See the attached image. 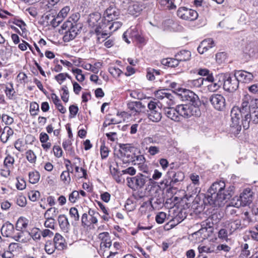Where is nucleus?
I'll list each match as a JSON object with an SVG mask.
<instances>
[{"instance_id": "obj_64", "label": "nucleus", "mask_w": 258, "mask_h": 258, "mask_svg": "<svg viewBox=\"0 0 258 258\" xmlns=\"http://www.w3.org/2000/svg\"><path fill=\"white\" fill-rule=\"evenodd\" d=\"M167 92L165 90H158L156 92L155 96L157 98L165 100Z\"/></svg>"}, {"instance_id": "obj_6", "label": "nucleus", "mask_w": 258, "mask_h": 258, "mask_svg": "<svg viewBox=\"0 0 258 258\" xmlns=\"http://www.w3.org/2000/svg\"><path fill=\"white\" fill-rule=\"evenodd\" d=\"M241 122L244 130L248 129L251 123H258V105L252 107L250 110L244 115Z\"/></svg>"}, {"instance_id": "obj_42", "label": "nucleus", "mask_w": 258, "mask_h": 258, "mask_svg": "<svg viewBox=\"0 0 258 258\" xmlns=\"http://www.w3.org/2000/svg\"><path fill=\"white\" fill-rule=\"evenodd\" d=\"M198 250L200 253H212L215 251L214 245H212L211 246L200 245L198 247Z\"/></svg>"}, {"instance_id": "obj_7", "label": "nucleus", "mask_w": 258, "mask_h": 258, "mask_svg": "<svg viewBox=\"0 0 258 258\" xmlns=\"http://www.w3.org/2000/svg\"><path fill=\"white\" fill-rule=\"evenodd\" d=\"M149 108L148 118L153 122H158L162 118L161 108L158 103L151 101L148 104Z\"/></svg>"}, {"instance_id": "obj_5", "label": "nucleus", "mask_w": 258, "mask_h": 258, "mask_svg": "<svg viewBox=\"0 0 258 258\" xmlns=\"http://www.w3.org/2000/svg\"><path fill=\"white\" fill-rule=\"evenodd\" d=\"M148 179L150 181L152 180L149 175H146L139 173L134 177H127L126 181L129 187L133 189H138L144 187Z\"/></svg>"}, {"instance_id": "obj_58", "label": "nucleus", "mask_w": 258, "mask_h": 258, "mask_svg": "<svg viewBox=\"0 0 258 258\" xmlns=\"http://www.w3.org/2000/svg\"><path fill=\"white\" fill-rule=\"evenodd\" d=\"M79 198V192L77 190H74L70 195L69 200L72 203H75Z\"/></svg>"}, {"instance_id": "obj_63", "label": "nucleus", "mask_w": 258, "mask_h": 258, "mask_svg": "<svg viewBox=\"0 0 258 258\" xmlns=\"http://www.w3.org/2000/svg\"><path fill=\"white\" fill-rule=\"evenodd\" d=\"M41 234L43 238L51 237L53 235V232L49 229H45L41 230Z\"/></svg>"}, {"instance_id": "obj_8", "label": "nucleus", "mask_w": 258, "mask_h": 258, "mask_svg": "<svg viewBox=\"0 0 258 258\" xmlns=\"http://www.w3.org/2000/svg\"><path fill=\"white\" fill-rule=\"evenodd\" d=\"M224 82L223 83L224 89L229 92L236 91L239 87V80L236 75H224Z\"/></svg>"}, {"instance_id": "obj_23", "label": "nucleus", "mask_w": 258, "mask_h": 258, "mask_svg": "<svg viewBox=\"0 0 258 258\" xmlns=\"http://www.w3.org/2000/svg\"><path fill=\"white\" fill-rule=\"evenodd\" d=\"M131 38L136 41L142 43L144 42L145 39L142 35L141 31L136 27H131L130 30H127Z\"/></svg>"}, {"instance_id": "obj_20", "label": "nucleus", "mask_w": 258, "mask_h": 258, "mask_svg": "<svg viewBox=\"0 0 258 258\" xmlns=\"http://www.w3.org/2000/svg\"><path fill=\"white\" fill-rule=\"evenodd\" d=\"M225 226L231 234L236 230L241 228V222L239 219H230L225 222Z\"/></svg>"}, {"instance_id": "obj_57", "label": "nucleus", "mask_w": 258, "mask_h": 258, "mask_svg": "<svg viewBox=\"0 0 258 258\" xmlns=\"http://www.w3.org/2000/svg\"><path fill=\"white\" fill-rule=\"evenodd\" d=\"M138 168L141 171L145 173L146 174L145 175H149L151 176L149 168L145 162L141 163L140 165L138 166Z\"/></svg>"}, {"instance_id": "obj_4", "label": "nucleus", "mask_w": 258, "mask_h": 258, "mask_svg": "<svg viewBox=\"0 0 258 258\" xmlns=\"http://www.w3.org/2000/svg\"><path fill=\"white\" fill-rule=\"evenodd\" d=\"M61 28L66 30L63 40L64 42H69L73 40L78 34L79 30L75 22L73 23L71 21L68 20L64 22Z\"/></svg>"}, {"instance_id": "obj_32", "label": "nucleus", "mask_w": 258, "mask_h": 258, "mask_svg": "<svg viewBox=\"0 0 258 258\" xmlns=\"http://www.w3.org/2000/svg\"><path fill=\"white\" fill-rule=\"evenodd\" d=\"M51 99L53 103L55 104L57 109L61 113H64L66 112V109L62 106L58 96L54 93L51 95Z\"/></svg>"}, {"instance_id": "obj_40", "label": "nucleus", "mask_w": 258, "mask_h": 258, "mask_svg": "<svg viewBox=\"0 0 258 258\" xmlns=\"http://www.w3.org/2000/svg\"><path fill=\"white\" fill-rule=\"evenodd\" d=\"M40 174L37 171H32L29 173V182L32 184L36 183L39 180Z\"/></svg>"}, {"instance_id": "obj_54", "label": "nucleus", "mask_w": 258, "mask_h": 258, "mask_svg": "<svg viewBox=\"0 0 258 258\" xmlns=\"http://www.w3.org/2000/svg\"><path fill=\"white\" fill-rule=\"evenodd\" d=\"M29 199L32 202H35L40 197V192L37 190H32L28 192Z\"/></svg>"}, {"instance_id": "obj_51", "label": "nucleus", "mask_w": 258, "mask_h": 258, "mask_svg": "<svg viewBox=\"0 0 258 258\" xmlns=\"http://www.w3.org/2000/svg\"><path fill=\"white\" fill-rule=\"evenodd\" d=\"M179 61H180L177 57L176 58H170L167 59L166 64L169 67L174 68L178 65Z\"/></svg>"}, {"instance_id": "obj_61", "label": "nucleus", "mask_w": 258, "mask_h": 258, "mask_svg": "<svg viewBox=\"0 0 258 258\" xmlns=\"http://www.w3.org/2000/svg\"><path fill=\"white\" fill-rule=\"evenodd\" d=\"M2 118L3 121L7 125H10L14 122L13 118L7 114H3Z\"/></svg>"}, {"instance_id": "obj_49", "label": "nucleus", "mask_w": 258, "mask_h": 258, "mask_svg": "<svg viewBox=\"0 0 258 258\" xmlns=\"http://www.w3.org/2000/svg\"><path fill=\"white\" fill-rule=\"evenodd\" d=\"M109 152V150L108 149V147L105 146L104 143L102 144L100 147V154L101 158L102 159L106 158L108 156Z\"/></svg>"}, {"instance_id": "obj_48", "label": "nucleus", "mask_w": 258, "mask_h": 258, "mask_svg": "<svg viewBox=\"0 0 258 258\" xmlns=\"http://www.w3.org/2000/svg\"><path fill=\"white\" fill-rule=\"evenodd\" d=\"M15 162V159L13 157L8 154L5 158L4 161V165L5 167H9L11 168L13 167Z\"/></svg>"}, {"instance_id": "obj_33", "label": "nucleus", "mask_w": 258, "mask_h": 258, "mask_svg": "<svg viewBox=\"0 0 258 258\" xmlns=\"http://www.w3.org/2000/svg\"><path fill=\"white\" fill-rule=\"evenodd\" d=\"M204 78L200 77L197 79L189 80L187 82V84L191 88H199L203 85Z\"/></svg>"}, {"instance_id": "obj_35", "label": "nucleus", "mask_w": 258, "mask_h": 258, "mask_svg": "<svg viewBox=\"0 0 258 258\" xmlns=\"http://www.w3.org/2000/svg\"><path fill=\"white\" fill-rule=\"evenodd\" d=\"M175 0H159V4L160 5L168 10L175 9L176 8V5L174 4Z\"/></svg>"}, {"instance_id": "obj_16", "label": "nucleus", "mask_w": 258, "mask_h": 258, "mask_svg": "<svg viewBox=\"0 0 258 258\" xmlns=\"http://www.w3.org/2000/svg\"><path fill=\"white\" fill-rule=\"evenodd\" d=\"M164 114L167 117L175 122L181 120L179 113L177 110V105L175 107L169 106L164 108Z\"/></svg>"}, {"instance_id": "obj_13", "label": "nucleus", "mask_w": 258, "mask_h": 258, "mask_svg": "<svg viewBox=\"0 0 258 258\" xmlns=\"http://www.w3.org/2000/svg\"><path fill=\"white\" fill-rule=\"evenodd\" d=\"M210 101L213 106L218 110L221 111L225 107V99L221 94H213L210 97Z\"/></svg>"}, {"instance_id": "obj_24", "label": "nucleus", "mask_w": 258, "mask_h": 258, "mask_svg": "<svg viewBox=\"0 0 258 258\" xmlns=\"http://www.w3.org/2000/svg\"><path fill=\"white\" fill-rule=\"evenodd\" d=\"M70 8L68 6L63 8L58 14L57 17L52 20V24L53 26H58L62 21V19L67 17Z\"/></svg>"}, {"instance_id": "obj_37", "label": "nucleus", "mask_w": 258, "mask_h": 258, "mask_svg": "<svg viewBox=\"0 0 258 258\" xmlns=\"http://www.w3.org/2000/svg\"><path fill=\"white\" fill-rule=\"evenodd\" d=\"M121 25L122 23L118 21H114L113 22H107V24H106V26H107V31L106 33L108 34V29L113 31H116L119 28Z\"/></svg>"}, {"instance_id": "obj_10", "label": "nucleus", "mask_w": 258, "mask_h": 258, "mask_svg": "<svg viewBox=\"0 0 258 258\" xmlns=\"http://www.w3.org/2000/svg\"><path fill=\"white\" fill-rule=\"evenodd\" d=\"M258 105V99L252 98L250 95L246 94L242 99L241 105L239 109L244 113V115L247 113L254 106Z\"/></svg>"}, {"instance_id": "obj_45", "label": "nucleus", "mask_w": 258, "mask_h": 258, "mask_svg": "<svg viewBox=\"0 0 258 258\" xmlns=\"http://www.w3.org/2000/svg\"><path fill=\"white\" fill-rule=\"evenodd\" d=\"M72 72L76 75V78L79 82H83L85 80V76L82 74V71L79 69H72Z\"/></svg>"}, {"instance_id": "obj_28", "label": "nucleus", "mask_w": 258, "mask_h": 258, "mask_svg": "<svg viewBox=\"0 0 258 258\" xmlns=\"http://www.w3.org/2000/svg\"><path fill=\"white\" fill-rule=\"evenodd\" d=\"M231 123H230V131L231 133L235 135H237L241 130V125L240 124V119L231 118Z\"/></svg>"}, {"instance_id": "obj_38", "label": "nucleus", "mask_w": 258, "mask_h": 258, "mask_svg": "<svg viewBox=\"0 0 258 258\" xmlns=\"http://www.w3.org/2000/svg\"><path fill=\"white\" fill-rule=\"evenodd\" d=\"M26 158L30 163H35L37 157L35 153L32 150H28L25 153Z\"/></svg>"}, {"instance_id": "obj_36", "label": "nucleus", "mask_w": 258, "mask_h": 258, "mask_svg": "<svg viewBox=\"0 0 258 258\" xmlns=\"http://www.w3.org/2000/svg\"><path fill=\"white\" fill-rule=\"evenodd\" d=\"M231 118H235L240 119V117L244 118V113H243L239 108V107L234 106L231 110Z\"/></svg>"}, {"instance_id": "obj_56", "label": "nucleus", "mask_w": 258, "mask_h": 258, "mask_svg": "<svg viewBox=\"0 0 258 258\" xmlns=\"http://www.w3.org/2000/svg\"><path fill=\"white\" fill-rule=\"evenodd\" d=\"M166 218V214L165 213L161 212H159L156 216V221L158 224H162L164 223Z\"/></svg>"}, {"instance_id": "obj_52", "label": "nucleus", "mask_w": 258, "mask_h": 258, "mask_svg": "<svg viewBox=\"0 0 258 258\" xmlns=\"http://www.w3.org/2000/svg\"><path fill=\"white\" fill-rule=\"evenodd\" d=\"M69 214L74 221H78L79 220V215L78 210L75 207L71 208L70 209Z\"/></svg>"}, {"instance_id": "obj_41", "label": "nucleus", "mask_w": 258, "mask_h": 258, "mask_svg": "<svg viewBox=\"0 0 258 258\" xmlns=\"http://www.w3.org/2000/svg\"><path fill=\"white\" fill-rule=\"evenodd\" d=\"M55 247L53 242L49 240L47 241L45 244V250L48 254H52L54 252L55 249H56Z\"/></svg>"}, {"instance_id": "obj_50", "label": "nucleus", "mask_w": 258, "mask_h": 258, "mask_svg": "<svg viewBox=\"0 0 258 258\" xmlns=\"http://www.w3.org/2000/svg\"><path fill=\"white\" fill-rule=\"evenodd\" d=\"M20 245L17 243H11L10 244L8 249L10 251L12 252L13 253H16L19 252L21 249Z\"/></svg>"}, {"instance_id": "obj_25", "label": "nucleus", "mask_w": 258, "mask_h": 258, "mask_svg": "<svg viewBox=\"0 0 258 258\" xmlns=\"http://www.w3.org/2000/svg\"><path fill=\"white\" fill-rule=\"evenodd\" d=\"M53 243L56 249L61 250L67 247V243L64 238L58 233H55Z\"/></svg>"}, {"instance_id": "obj_2", "label": "nucleus", "mask_w": 258, "mask_h": 258, "mask_svg": "<svg viewBox=\"0 0 258 258\" xmlns=\"http://www.w3.org/2000/svg\"><path fill=\"white\" fill-rule=\"evenodd\" d=\"M88 23L89 26L92 28H95V32L98 35H101L102 37H105L107 35V26L105 21L103 22L101 19L100 14L95 13L89 15Z\"/></svg>"}, {"instance_id": "obj_22", "label": "nucleus", "mask_w": 258, "mask_h": 258, "mask_svg": "<svg viewBox=\"0 0 258 258\" xmlns=\"http://www.w3.org/2000/svg\"><path fill=\"white\" fill-rule=\"evenodd\" d=\"M214 46L215 43L213 39H205L201 42L197 49L200 54H203Z\"/></svg>"}, {"instance_id": "obj_12", "label": "nucleus", "mask_w": 258, "mask_h": 258, "mask_svg": "<svg viewBox=\"0 0 258 258\" xmlns=\"http://www.w3.org/2000/svg\"><path fill=\"white\" fill-rule=\"evenodd\" d=\"M177 16L186 20L193 21L198 18V14L196 11L188 9L185 7H181L178 9L177 11Z\"/></svg>"}, {"instance_id": "obj_15", "label": "nucleus", "mask_w": 258, "mask_h": 258, "mask_svg": "<svg viewBox=\"0 0 258 258\" xmlns=\"http://www.w3.org/2000/svg\"><path fill=\"white\" fill-rule=\"evenodd\" d=\"M119 15L118 9L113 6L108 8L104 14V21L112 22L117 19Z\"/></svg>"}, {"instance_id": "obj_62", "label": "nucleus", "mask_w": 258, "mask_h": 258, "mask_svg": "<svg viewBox=\"0 0 258 258\" xmlns=\"http://www.w3.org/2000/svg\"><path fill=\"white\" fill-rule=\"evenodd\" d=\"M150 155L154 156L160 152L159 148L157 146H150L148 151Z\"/></svg>"}, {"instance_id": "obj_43", "label": "nucleus", "mask_w": 258, "mask_h": 258, "mask_svg": "<svg viewBox=\"0 0 258 258\" xmlns=\"http://www.w3.org/2000/svg\"><path fill=\"white\" fill-rule=\"evenodd\" d=\"M39 110V105L35 102H33L30 105V112L32 116H36Z\"/></svg>"}, {"instance_id": "obj_59", "label": "nucleus", "mask_w": 258, "mask_h": 258, "mask_svg": "<svg viewBox=\"0 0 258 258\" xmlns=\"http://www.w3.org/2000/svg\"><path fill=\"white\" fill-rule=\"evenodd\" d=\"M109 72L114 77H119L122 73L119 69L115 67H110Z\"/></svg>"}, {"instance_id": "obj_3", "label": "nucleus", "mask_w": 258, "mask_h": 258, "mask_svg": "<svg viewBox=\"0 0 258 258\" xmlns=\"http://www.w3.org/2000/svg\"><path fill=\"white\" fill-rule=\"evenodd\" d=\"M177 110L181 117L189 118L191 116H200L201 111L198 106L187 104H181L177 105Z\"/></svg>"}, {"instance_id": "obj_46", "label": "nucleus", "mask_w": 258, "mask_h": 258, "mask_svg": "<svg viewBox=\"0 0 258 258\" xmlns=\"http://www.w3.org/2000/svg\"><path fill=\"white\" fill-rule=\"evenodd\" d=\"M30 234L34 240H40L41 238V230L38 228H33L30 233Z\"/></svg>"}, {"instance_id": "obj_44", "label": "nucleus", "mask_w": 258, "mask_h": 258, "mask_svg": "<svg viewBox=\"0 0 258 258\" xmlns=\"http://www.w3.org/2000/svg\"><path fill=\"white\" fill-rule=\"evenodd\" d=\"M242 203L239 197H236L232 199L229 205H230V208L234 207L238 208L240 207L243 206V203Z\"/></svg>"}, {"instance_id": "obj_14", "label": "nucleus", "mask_w": 258, "mask_h": 258, "mask_svg": "<svg viewBox=\"0 0 258 258\" xmlns=\"http://www.w3.org/2000/svg\"><path fill=\"white\" fill-rule=\"evenodd\" d=\"M181 97L182 100L189 102L187 105H192L199 107L200 101L197 95L194 92L189 90H186L183 92Z\"/></svg>"}, {"instance_id": "obj_17", "label": "nucleus", "mask_w": 258, "mask_h": 258, "mask_svg": "<svg viewBox=\"0 0 258 258\" xmlns=\"http://www.w3.org/2000/svg\"><path fill=\"white\" fill-rule=\"evenodd\" d=\"M127 108L131 112V114L136 115L144 112L145 106L140 101H131L127 103Z\"/></svg>"}, {"instance_id": "obj_26", "label": "nucleus", "mask_w": 258, "mask_h": 258, "mask_svg": "<svg viewBox=\"0 0 258 258\" xmlns=\"http://www.w3.org/2000/svg\"><path fill=\"white\" fill-rule=\"evenodd\" d=\"M58 222L60 229L64 232H68L70 225L67 217L64 215H60L58 217Z\"/></svg>"}, {"instance_id": "obj_55", "label": "nucleus", "mask_w": 258, "mask_h": 258, "mask_svg": "<svg viewBox=\"0 0 258 258\" xmlns=\"http://www.w3.org/2000/svg\"><path fill=\"white\" fill-rule=\"evenodd\" d=\"M63 93L61 96V98L62 100L64 102H67L69 100V90L67 86H63L61 89Z\"/></svg>"}, {"instance_id": "obj_21", "label": "nucleus", "mask_w": 258, "mask_h": 258, "mask_svg": "<svg viewBox=\"0 0 258 258\" xmlns=\"http://www.w3.org/2000/svg\"><path fill=\"white\" fill-rule=\"evenodd\" d=\"M235 74L239 81L244 83H249L251 82L254 76L251 73L244 71H237L235 72Z\"/></svg>"}, {"instance_id": "obj_9", "label": "nucleus", "mask_w": 258, "mask_h": 258, "mask_svg": "<svg viewBox=\"0 0 258 258\" xmlns=\"http://www.w3.org/2000/svg\"><path fill=\"white\" fill-rule=\"evenodd\" d=\"M15 232L14 225L9 222H6L1 228V233L4 236L12 237L16 241H19L22 237V232H18L15 234Z\"/></svg>"}, {"instance_id": "obj_34", "label": "nucleus", "mask_w": 258, "mask_h": 258, "mask_svg": "<svg viewBox=\"0 0 258 258\" xmlns=\"http://www.w3.org/2000/svg\"><path fill=\"white\" fill-rule=\"evenodd\" d=\"M190 52L185 50H181L175 55V57L178 58L180 61L188 60L190 59Z\"/></svg>"}, {"instance_id": "obj_27", "label": "nucleus", "mask_w": 258, "mask_h": 258, "mask_svg": "<svg viewBox=\"0 0 258 258\" xmlns=\"http://www.w3.org/2000/svg\"><path fill=\"white\" fill-rule=\"evenodd\" d=\"M29 223V220L26 218L20 217L16 223V230L18 232H22V234L27 228Z\"/></svg>"}, {"instance_id": "obj_11", "label": "nucleus", "mask_w": 258, "mask_h": 258, "mask_svg": "<svg viewBox=\"0 0 258 258\" xmlns=\"http://www.w3.org/2000/svg\"><path fill=\"white\" fill-rule=\"evenodd\" d=\"M58 212L57 209L54 207L50 208L47 210L44 215V217L46 219L44 225L46 228L54 229L55 220L54 217L56 216Z\"/></svg>"}, {"instance_id": "obj_39", "label": "nucleus", "mask_w": 258, "mask_h": 258, "mask_svg": "<svg viewBox=\"0 0 258 258\" xmlns=\"http://www.w3.org/2000/svg\"><path fill=\"white\" fill-rule=\"evenodd\" d=\"M145 158L144 156L141 154L134 155L133 159L132 161V162L135 165H140L141 163H143V162H145Z\"/></svg>"}, {"instance_id": "obj_30", "label": "nucleus", "mask_w": 258, "mask_h": 258, "mask_svg": "<svg viewBox=\"0 0 258 258\" xmlns=\"http://www.w3.org/2000/svg\"><path fill=\"white\" fill-rule=\"evenodd\" d=\"M224 77H220L219 79L212 82L208 85V89L210 92H215L218 90L223 84Z\"/></svg>"}, {"instance_id": "obj_1", "label": "nucleus", "mask_w": 258, "mask_h": 258, "mask_svg": "<svg viewBox=\"0 0 258 258\" xmlns=\"http://www.w3.org/2000/svg\"><path fill=\"white\" fill-rule=\"evenodd\" d=\"M234 187L229 186L226 187L224 181L214 182L208 190V193L204 199L205 204L214 207H220L224 202L229 200L234 195Z\"/></svg>"}, {"instance_id": "obj_53", "label": "nucleus", "mask_w": 258, "mask_h": 258, "mask_svg": "<svg viewBox=\"0 0 258 258\" xmlns=\"http://www.w3.org/2000/svg\"><path fill=\"white\" fill-rule=\"evenodd\" d=\"M206 78H204V81H208L209 82L211 83L212 82H214V81H216L218 79H219L220 77H224V75L222 74H219L216 75L215 77L213 76L212 73H209L208 75L206 76Z\"/></svg>"}, {"instance_id": "obj_60", "label": "nucleus", "mask_w": 258, "mask_h": 258, "mask_svg": "<svg viewBox=\"0 0 258 258\" xmlns=\"http://www.w3.org/2000/svg\"><path fill=\"white\" fill-rule=\"evenodd\" d=\"M169 100V106L175 104V97L172 93L167 92L165 100Z\"/></svg>"}, {"instance_id": "obj_29", "label": "nucleus", "mask_w": 258, "mask_h": 258, "mask_svg": "<svg viewBox=\"0 0 258 258\" xmlns=\"http://www.w3.org/2000/svg\"><path fill=\"white\" fill-rule=\"evenodd\" d=\"M141 10V7L137 3H130L127 11L130 15L137 16Z\"/></svg>"}, {"instance_id": "obj_19", "label": "nucleus", "mask_w": 258, "mask_h": 258, "mask_svg": "<svg viewBox=\"0 0 258 258\" xmlns=\"http://www.w3.org/2000/svg\"><path fill=\"white\" fill-rule=\"evenodd\" d=\"M239 198L243 203V206L249 205L253 200V192L249 188L244 189Z\"/></svg>"}, {"instance_id": "obj_31", "label": "nucleus", "mask_w": 258, "mask_h": 258, "mask_svg": "<svg viewBox=\"0 0 258 258\" xmlns=\"http://www.w3.org/2000/svg\"><path fill=\"white\" fill-rule=\"evenodd\" d=\"M120 148L122 150L121 152H130L133 153V155H137V152L138 153H140V151L137 148H135L131 144H120L119 145Z\"/></svg>"}, {"instance_id": "obj_47", "label": "nucleus", "mask_w": 258, "mask_h": 258, "mask_svg": "<svg viewBox=\"0 0 258 258\" xmlns=\"http://www.w3.org/2000/svg\"><path fill=\"white\" fill-rule=\"evenodd\" d=\"M60 179L66 184H69L71 181L70 171H64L60 175Z\"/></svg>"}, {"instance_id": "obj_18", "label": "nucleus", "mask_w": 258, "mask_h": 258, "mask_svg": "<svg viewBox=\"0 0 258 258\" xmlns=\"http://www.w3.org/2000/svg\"><path fill=\"white\" fill-rule=\"evenodd\" d=\"M167 174L170 179V183L173 185L178 182L182 181L184 178V173L181 171L175 172L171 169L167 172Z\"/></svg>"}]
</instances>
